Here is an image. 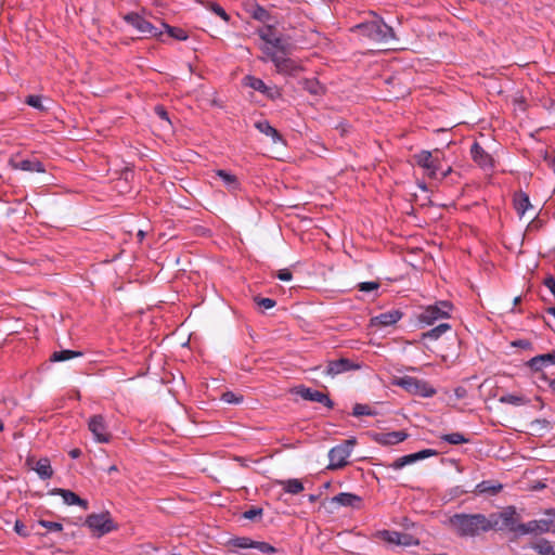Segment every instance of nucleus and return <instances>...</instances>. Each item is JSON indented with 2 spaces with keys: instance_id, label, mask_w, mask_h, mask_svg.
Segmentation results:
<instances>
[{
  "instance_id": "obj_25",
  "label": "nucleus",
  "mask_w": 555,
  "mask_h": 555,
  "mask_svg": "<svg viewBox=\"0 0 555 555\" xmlns=\"http://www.w3.org/2000/svg\"><path fill=\"white\" fill-rule=\"evenodd\" d=\"M244 10L250 17L262 23L271 18L270 12L255 1L245 3Z\"/></svg>"
},
{
  "instance_id": "obj_50",
  "label": "nucleus",
  "mask_w": 555,
  "mask_h": 555,
  "mask_svg": "<svg viewBox=\"0 0 555 555\" xmlns=\"http://www.w3.org/2000/svg\"><path fill=\"white\" fill-rule=\"evenodd\" d=\"M256 129H258L261 133L269 135L271 133L273 127L266 119L259 120L255 124Z\"/></svg>"
},
{
  "instance_id": "obj_63",
  "label": "nucleus",
  "mask_w": 555,
  "mask_h": 555,
  "mask_svg": "<svg viewBox=\"0 0 555 555\" xmlns=\"http://www.w3.org/2000/svg\"><path fill=\"white\" fill-rule=\"evenodd\" d=\"M235 460L240 463L241 466H243V467H247L248 466V464L246 462V459L238 456Z\"/></svg>"
},
{
  "instance_id": "obj_24",
  "label": "nucleus",
  "mask_w": 555,
  "mask_h": 555,
  "mask_svg": "<svg viewBox=\"0 0 555 555\" xmlns=\"http://www.w3.org/2000/svg\"><path fill=\"white\" fill-rule=\"evenodd\" d=\"M333 503H337L341 506H349L352 508L360 509L363 503V499L357 494L349 492H340L332 498Z\"/></svg>"
},
{
  "instance_id": "obj_23",
  "label": "nucleus",
  "mask_w": 555,
  "mask_h": 555,
  "mask_svg": "<svg viewBox=\"0 0 555 555\" xmlns=\"http://www.w3.org/2000/svg\"><path fill=\"white\" fill-rule=\"evenodd\" d=\"M502 489H503V485L498 481L483 480V481L479 482L478 485H476L474 490H470V491L465 490V491H462L461 493L474 492L476 494L495 495L499 492H501Z\"/></svg>"
},
{
  "instance_id": "obj_51",
  "label": "nucleus",
  "mask_w": 555,
  "mask_h": 555,
  "mask_svg": "<svg viewBox=\"0 0 555 555\" xmlns=\"http://www.w3.org/2000/svg\"><path fill=\"white\" fill-rule=\"evenodd\" d=\"M14 531L23 538L29 537V531L27 530V527L22 520H16L14 524Z\"/></svg>"
},
{
  "instance_id": "obj_35",
  "label": "nucleus",
  "mask_w": 555,
  "mask_h": 555,
  "mask_svg": "<svg viewBox=\"0 0 555 555\" xmlns=\"http://www.w3.org/2000/svg\"><path fill=\"white\" fill-rule=\"evenodd\" d=\"M227 545L231 550H235V548H251L253 540L250 538H247V537H236V538L230 539L228 541Z\"/></svg>"
},
{
  "instance_id": "obj_58",
  "label": "nucleus",
  "mask_w": 555,
  "mask_h": 555,
  "mask_svg": "<svg viewBox=\"0 0 555 555\" xmlns=\"http://www.w3.org/2000/svg\"><path fill=\"white\" fill-rule=\"evenodd\" d=\"M541 357L544 358V362L545 364H554L555 365V352H548V353H544V354H541Z\"/></svg>"
},
{
  "instance_id": "obj_3",
  "label": "nucleus",
  "mask_w": 555,
  "mask_h": 555,
  "mask_svg": "<svg viewBox=\"0 0 555 555\" xmlns=\"http://www.w3.org/2000/svg\"><path fill=\"white\" fill-rule=\"evenodd\" d=\"M491 530L507 531L515 538L521 537L520 526H522L521 516L517 513L515 506H506L501 512L491 513L488 516Z\"/></svg>"
},
{
  "instance_id": "obj_38",
  "label": "nucleus",
  "mask_w": 555,
  "mask_h": 555,
  "mask_svg": "<svg viewBox=\"0 0 555 555\" xmlns=\"http://www.w3.org/2000/svg\"><path fill=\"white\" fill-rule=\"evenodd\" d=\"M253 300L262 313L276 306V300L268 297H261L260 295L254 296Z\"/></svg>"
},
{
  "instance_id": "obj_42",
  "label": "nucleus",
  "mask_w": 555,
  "mask_h": 555,
  "mask_svg": "<svg viewBox=\"0 0 555 555\" xmlns=\"http://www.w3.org/2000/svg\"><path fill=\"white\" fill-rule=\"evenodd\" d=\"M28 105H30L31 107L40 111V112H44L48 109V107H46L43 104H42V96L40 95H28L26 98V101H25Z\"/></svg>"
},
{
  "instance_id": "obj_5",
  "label": "nucleus",
  "mask_w": 555,
  "mask_h": 555,
  "mask_svg": "<svg viewBox=\"0 0 555 555\" xmlns=\"http://www.w3.org/2000/svg\"><path fill=\"white\" fill-rule=\"evenodd\" d=\"M83 526L90 529L94 538H102L118 528L109 512L89 514L83 521Z\"/></svg>"
},
{
  "instance_id": "obj_44",
  "label": "nucleus",
  "mask_w": 555,
  "mask_h": 555,
  "mask_svg": "<svg viewBox=\"0 0 555 555\" xmlns=\"http://www.w3.org/2000/svg\"><path fill=\"white\" fill-rule=\"evenodd\" d=\"M527 365L534 372H540L542 370L543 366H545V362H544V358L541 357V354L539 356H535L533 358H531L528 362H527Z\"/></svg>"
},
{
  "instance_id": "obj_36",
  "label": "nucleus",
  "mask_w": 555,
  "mask_h": 555,
  "mask_svg": "<svg viewBox=\"0 0 555 555\" xmlns=\"http://www.w3.org/2000/svg\"><path fill=\"white\" fill-rule=\"evenodd\" d=\"M299 83L302 86L305 90H307L309 93L318 95L322 91V86L317 79H301Z\"/></svg>"
},
{
  "instance_id": "obj_33",
  "label": "nucleus",
  "mask_w": 555,
  "mask_h": 555,
  "mask_svg": "<svg viewBox=\"0 0 555 555\" xmlns=\"http://www.w3.org/2000/svg\"><path fill=\"white\" fill-rule=\"evenodd\" d=\"M500 403L512 404V405H525L530 403V399L521 395L506 393L499 398Z\"/></svg>"
},
{
  "instance_id": "obj_21",
  "label": "nucleus",
  "mask_w": 555,
  "mask_h": 555,
  "mask_svg": "<svg viewBox=\"0 0 555 555\" xmlns=\"http://www.w3.org/2000/svg\"><path fill=\"white\" fill-rule=\"evenodd\" d=\"M360 369L359 364L353 363L347 358H340L338 360L330 361L326 367L328 375L335 376L348 371Z\"/></svg>"
},
{
  "instance_id": "obj_34",
  "label": "nucleus",
  "mask_w": 555,
  "mask_h": 555,
  "mask_svg": "<svg viewBox=\"0 0 555 555\" xmlns=\"http://www.w3.org/2000/svg\"><path fill=\"white\" fill-rule=\"evenodd\" d=\"M531 548H533L539 555H555V551L551 542L546 539H539L537 542L531 544Z\"/></svg>"
},
{
  "instance_id": "obj_30",
  "label": "nucleus",
  "mask_w": 555,
  "mask_h": 555,
  "mask_svg": "<svg viewBox=\"0 0 555 555\" xmlns=\"http://www.w3.org/2000/svg\"><path fill=\"white\" fill-rule=\"evenodd\" d=\"M34 469L43 480L50 479L53 476V469L48 457L40 459Z\"/></svg>"
},
{
  "instance_id": "obj_47",
  "label": "nucleus",
  "mask_w": 555,
  "mask_h": 555,
  "mask_svg": "<svg viewBox=\"0 0 555 555\" xmlns=\"http://www.w3.org/2000/svg\"><path fill=\"white\" fill-rule=\"evenodd\" d=\"M38 525H40L41 527L48 529L49 531L59 532V531L63 530V525L61 522H56V521L39 519L38 520Z\"/></svg>"
},
{
  "instance_id": "obj_53",
  "label": "nucleus",
  "mask_w": 555,
  "mask_h": 555,
  "mask_svg": "<svg viewBox=\"0 0 555 555\" xmlns=\"http://www.w3.org/2000/svg\"><path fill=\"white\" fill-rule=\"evenodd\" d=\"M275 276L284 282L291 281L293 278V274L289 269H281L275 273Z\"/></svg>"
},
{
  "instance_id": "obj_43",
  "label": "nucleus",
  "mask_w": 555,
  "mask_h": 555,
  "mask_svg": "<svg viewBox=\"0 0 555 555\" xmlns=\"http://www.w3.org/2000/svg\"><path fill=\"white\" fill-rule=\"evenodd\" d=\"M251 548H256L259 552L266 553V554H270V553H275L276 552V548L274 546H272L271 544H269L267 542H263V541H254L253 540Z\"/></svg>"
},
{
  "instance_id": "obj_13",
  "label": "nucleus",
  "mask_w": 555,
  "mask_h": 555,
  "mask_svg": "<svg viewBox=\"0 0 555 555\" xmlns=\"http://www.w3.org/2000/svg\"><path fill=\"white\" fill-rule=\"evenodd\" d=\"M436 454H437V451H435L433 449H424L418 452L398 457L392 463H389V464L380 463L379 465L387 467V468H392V469L398 470V469L403 468L406 465L414 464L417 461L425 460V459L434 456Z\"/></svg>"
},
{
  "instance_id": "obj_56",
  "label": "nucleus",
  "mask_w": 555,
  "mask_h": 555,
  "mask_svg": "<svg viewBox=\"0 0 555 555\" xmlns=\"http://www.w3.org/2000/svg\"><path fill=\"white\" fill-rule=\"evenodd\" d=\"M335 129L339 131L341 137H345L350 130V125L348 122L340 121Z\"/></svg>"
},
{
  "instance_id": "obj_31",
  "label": "nucleus",
  "mask_w": 555,
  "mask_h": 555,
  "mask_svg": "<svg viewBox=\"0 0 555 555\" xmlns=\"http://www.w3.org/2000/svg\"><path fill=\"white\" fill-rule=\"evenodd\" d=\"M278 483L283 487V490L291 494H298L304 491V483L301 480L292 478L287 480H279Z\"/></svg>"
},
{
  "instance_id": "obj_61",
  "label": "nucleus",
  "mask_w": 555,
  "mask_h": 555,
  "mask_svg": "<svg viewBox=\"0 0 555 555\" xmlns=\"http://www.w3.org/2000/svg\"><path fill=\"white\" fill-rule=\"evenodd\" d=\"M81 454H82V452H81V450H80V449H78V448L72 449V450L68 452V455H69L72 459H78Z\"/></svg>"
},
{
  "instance_id": "obj_12",
  "label": "nucleus",
  "mask_w": 555,
  "mask_h": 555,
  "mask_svg": "<svg viewBox=\"0 0 555 555\" xmlns=\"http://www.w3.org/2000/svg\"><path fill=\"white\" fill-rule=\"evenodd\" d=\"M124 21L134 27L140 34L158 37L162 35L160 31L143 16L137 12H129L124 16Z\"/></svg>"
},
{
  "instance_id": "obj_14",
  "label": "nucleus",
  "mask_w": 555,
  "mask_h": 555,
  "mask_svg": "<svg viewBox=\"0 0 555 555\" xmlns=\"http://www.w3.org/2000/svg\"><path fill=\"white\" fill-rule=\"evenodd\" d=\"M414 159L420 167L428 170L430 178L438 179V171L441 170L438 156H433L429 151H421L418 154L414 155Z\"/></svg>"
},
{
  "instance_id": "obj_28",
  "label": "nucleus",
  "mask_w": 555,
  "mask_h": 555,
  "mask_svg": "<svg viewBox=\"0 0 555 555\" xmlns=\"http://www.w3.org/2000/svg\"><path fill=\"white\" fill-rule=\"evenodd\" d=\"M216 175L222 180V182L230 192H236L241 190V182L238 181V178L235 175L224 169L216 170Z\"/></svg>"
},
{
  "instance_id": "obj_37",
  "label": "nucleus",
  "mask_w": 555,
  "mask_h": 555,
  "mask_svg": "<svg viewBox=\"0 0 555 555\" xmlns=\"http://www.w3.org/2000/svg\"><path fill=\"white\" fill-rule=\"evenodd\" d=\"M530 426L539 436H543L545 431L552 429L551 422L545 418H537L531 422Z\"/></svg>"
},
{
  "instance_id": "obj_6",
  "label": "nucleus",
  "mask_w": 555,
  "mask_h": 555,
  "mask_svg": "<svg viewBox=\"0 0 555 555\" xmlns=\"http://www.w3.org/2000/svg\"><path fill=\"white\" fill-rule=\"evenodd\" d=\"M453 304L449 300H440L425 307L417 315L421 327L433 325L436 321L450 318Z\"/></svg>"
},
{
  "instance_id": "obj_19",
  "label": "nucleus",
  "mask_w": 555,
  "mask_h": 555,
  "mask_svg": "<svg viewBox=\"0 0 555 555\" xmlns=\"http://www.w3.org/2000/svg\"><path fill=\"white\" fill-rule=\"evenodd\" d=\"M403 317V312L399 309H392L383 312L371 319L372 326L386 327L396 324Z\"/></svg>"
},
{
  "instance_id": "obj_64",
  "label": "nucleus",
  "mask_w": 555,
  "mask_h": 555,
  "mask_svg": "<svg viewBox=\"0 0 555 555\" xmlns=\"http://www.w3.org/2000/svg\"><path fill=\"white\" fill-rule=\"evenodd\" d=\"M550 166L551 168L553 169V171L555 172V156L552 158V160L550 162Z\"/></svg>"
},
{
  "instance_id": "obj_41",
  "label": "nucleus",
  "mask_w": 555,
  "mask_h": 555,
  "mask_svg": "<svg viewBox=\"0 0 555 555\" xmlns=\"http://www.w3.org/2000/svg\"><path fill=\"white\" fill-rule=\"evenodd\" d=\"M352 415L356 417L359 416H373L376 415V412L367 404L356 403L352 409Z\"/></svg>"
},
{
  "instance_id": "obj_52",
  "label": "nucleus",
  "mask_w": 555,
  "mask_h": 555,
  "mask_svg": "<svg viewBox=\"0 0 555 555\" xmlns=\"http://www.w3.org/2000/svg\"><path fill=\"white\" fill-rule=\"evenodd\" d=\"M154 112L155 114L163 120L171 124V120L169 118V113L167 112V109L165 108V106L163 105H156L154 107Z\"/></svg>"
},
{
  "instance_id": "obj_22",
  "label": "nucleus",
  "mask_w": 555,
  "mask_h": 555,
  "mask_svg": "<svg viewBox=\"0 0 555 555\" xmlns=\"http://www.w3.org/2000/svg\"><path fill=\"white\" fill-rule=\"evenodd\" d=\"M470 155L475 163H477L482 168H488L493 166V159L490 154H488L483 147L478 143L474 142L470 147Z\"/></svg>"
},
{
  "instance_id": "obj_46",
  "label": "nucleus",
  "mask_w": 555,
  "mask_h": 555,
  "mask_svg": "<svg viewBox=\"0 0 555 555\" xmlns=\"http://www.w3.org/2000/svg\"><path fill=\"white\" fill-rule=\"evenodd\" d=\"M208 9L210 11H212L215 14H217L218 16H220L223 21H225V22L230 21V15L217 2H209Z\"/></svg>"
},
{
  "instance_id": "obj_40",
  "label": "nucleus",
  "mask_w": 555,
  "mask_h": 555,
  "mask_svg": "<svg viewBox=\"0 0 555 555\" xmlns=\"http://www.w3.org/2000/svg\"><path fill=\"white\" fill-rule=\"evenodd\" d=\"M441 439L450 444H462V443H467L469 442V439L466 438L463 434L461 433H451V434H446L441 437Z\"/></svg>"
},
{
  "instance_id": "obj_60",
  "label": "nucleus",
  "mask_w": 555,
  "mask_h": 555,
  "mask_svg": "<svg viewBox=\"0 0 555 555\" xmlns=\"http://www.w3.org/2000/svg\"><path fill=\"white\" fill-rule=\"evenodd\" d=\"M541 378L548 383V387L553 392H555V377L553 379H548L547 376L542 373Z\"/></svg>"
},
{
  "instance_id": "obj_29",
  "label": "nucleus",
  "mask_w": 555,
  "mask_h": 555,
  "mask_svg": "<svg viewBox=\"0 0 555 555\" xmlns=\"http://www.w3.org/2000/svg\"><path fill=\"white\" fill-rule=\"evenodd\" d=\"M450 330H451L450 324L441 323V324L437 325L436 327L422 333L421 340H426V339L437 340L438 338L441 337L442 334H444L446 332H448Z\"/></svg>"
},
{
  "instance_id": "obj_8",
  "label": "nucleus",
  "mask_w": 555,
  "mask_h": 555,
  "mask_svg": "<svg viewBox=\"0 0 555 555\" xmlns=\"http://www.w3.org/2000/svg\"><path fill=\"white\" fill-rule=\"evenodd\" d=\"M356 438H350L332 448L328 452L330 464L327 469L335 470L345 467L348 464L347 459L350 456Z\"/></svg>"
},
{
  "instance_id": "obj_45",
  "label": "nucleus",
  "mask_w": 555,
  "mask_h": 555,
  "mask_svg": "<svg viewBox=\"0 0 555 555\" xmlns=\"http://www.w3.org/2000/svg\"><path fill=\"white\" fill-rule=\"evenodd\" d=\"M243 399V396L236 395L233 391H225L221 395V400L230 404L241 403Z\"/></svg>"
},
{
  "instance_id": "obj_39",
  "label": "nucleus",
  "mask_w": 555,
  "mask_h": 555,
  "mask_svg": "<svg viewBox=\"0 0 555 555\" xmlns=\"http://www.w3.org/2000/svg\"><path fill=\"white\" fill-rule=\"evenodd\" d=\"M163 26L166 28L167 34L180 41H184L189 38L188 33L180 27L170 26L168 24H163Z\"/></svg>"
},
{
  "instance_id": "obj_32",
  "label": "nucleus",
  "mask_w": 555,
  "mask_h": 555,
  "mask_svg": "<svg viewBox=\"0 0 555 555\" xmlns=\"http://www.w3.org/2000/svg\"><path fill=\"white\" fill-rule=\"evenodd\" d=\"M82 354L83 353L81 351L65 349V350L54 351L50 356V361L51 362H63V361H67V360H70V359H74L77 357H81Z\"/></svg>"
},
{
  "instance_id": "obj_4",
  "label": "nucleus",
  "mask_w": 555,
  "mask_h": 555,
  "mask_svg": "<svg viewBox=\"0 0 555 555\" xmlns=\"http://www.w3.org/2000/svg\"><path fill=\"white\" fill-rule=\"evenodd\" d=\"M257 34L264 42V46L261 48L264 54L268 48H272V51L283 55H288L292 52L293 44L289 37L280 33L273 25H266L259 28Z\"/></svg>"
},
{
  "instance_id": "obj_55",
  "label": "nucleus",
  "mask_w": 555,
  "mask_h": 555,
  "mask_svg": "<svg viewBox=\"0 0 555 555\" xmlns=\"http://www.w3.org/2000/svg\"><path fill=\"white\" fill-rule=\"evenodd\" d=\"M512 345L515 347L522 348V349H531L532 348V343L528 339H518V340L513 341Z\"/></svg>"
},
{
  "instance_id": "obj_57",
  "label": "nucleus",
  "mask_w": 555,
  "mask_h": 555,
  "mask_svg": "<svg viewBox=\"0 0 555 555\" xmlns=\"http://www.w3.org/2000/svg\"><path fill=\"white\" fill-rule=\"evenodd\" d=\"M543 227V221L539 218H534L529 224H528V230L529 231H532V230H539Z\"/></svg>"
},
{
  "instance_id": "obj_48",
  "label": "nucleus",
  "mask_w": 555,
  "mask_h": 555,
  "mask_svg": "<svg viewBox=\"0 0 555 555\" xmlns=\"http://www.w3.org/2000/svg\"><path fill=\"white\" fill-rule=\"evenodd\" d=\"M263 509L257 506H250L243 513V517L248 520H255L257 517H261Z\"/></svg>"
},
{
  "instance_id": "obj_7",
  "label": "nucleus",
  "mask_w": 555,
  "mask_h": 555,
  "mask_svg": "<svg viewBox=\"0 0 555 555\" xmlns=\"http://www.w3.org/2000/svg\"><path fill=\"white\" fill-rule=\"evenodd\" d=\"M392 384L401 387L411 395L421 396L423 398H430L437 392L428 382L408 375L396 377Z\"/></svg>"
},
{
  "instance_id": "obj_16",
  "label": "nucleus",
  "mask_w": 555,
  "mask_h": 555,
  "mask_svg": "<svg viewBox=\"0 0 555 555\" xmlns=\"http://www.w3.org/2000/svg\"><path fill=\"white\" fill-rule=\"evenodd\" d=\"M520 528V534H542L545 532H555V524L553 519H538L530 520L522 524Z\"/></svg>"
},
{
  "instance_id": "obj_9",
  "label": "nucleus",
  "mask_w": 555,
  "mask_h": 555,
  "mask_svg": "<svg viewBox=\"0 0 555 555\" xmlns=\"http://www.w3.org/2000/svg\"><path fill=\"white\" fill-rule=\"evenodd\" d=\"M266 56L274 64L276 72L289 76H297L302 67L293 59L287 55L278 54L272 51V48L266 50Z\"/></svg>"
},
{
  "instance_id": "obj_15",
  "label": "nucleus",
  "mask_w": 555,
  "mask_h": 555,
  "mask_svg": "<svg viewBox=\"0 0 555 555\" xmlns=\"http://www.w3.org/2000/svg\"><path fill=\"white\" fill-rule=\"evenodd\" d=\"M88 427L98 442L107 443L111 441L112 434L107 431L105 420L101 414L91 416Z\"/></svg>"
},
{
  "instance_id": "obj_17",
  "label": "nucleus",
  "mask_w": 555,
  "mask_h": 555,
  "mask_svg": "<svg viewBox=\"0 0 555 555\" xmlns=\"http://www.w3.org/2000/svg\"><path fill=\"white\" fill-rule=\"evenodd\" d=\"M296 393L304 400L322 403L328 409L334 408V401L328 397V395L322 391L300 386L297 388Z\"/></svg>"
},
{
  "instance_id": "obj_49",
  "label": "nucleus",
  "mask_w": 555,
  "mask_h": 555,
  "mask_svg": "<svg viewBox=\"0 0 555 555\" xmlns=\"http://www.w3.org/2000/svg\"><path fill=\"white\" fill-rule=\"evenodd\" d=\"M380 284L377 281H370V282H361L358 284V289L360 292H373L377 291L379 288Z\"/></svg>"
},
{
  "instance_id": "obj_10",
  "label": "nucleus",
  "mask_w": 555,
  "mask_h": 555,
  "mask_svg": "<svg viewBox=\"0 0 555 555\" xmlns=\"http://www.w3.org/2000/svg\"><path fill=\"white\" fill-rule=\"evenodd\" d=\"M9 165L12 169L23 170L27 172H46V167L42 162L38 159V157L31 155L28 157H23L20 153L14 154L9 159Z\"/></svg>"
},
{
  "instance_id": "obj_20",
  "label": "nucleus",
  "mask_w": 555,
  "mask_h": 555,
  "mask_svg": "<svg viewBox=\"0 0 555 555\" xmlns=\"http://www.w3.org/2000/svg\"><path fill=\"white\" fill-rule=\"evenodd\" d=\"M51 494L62 496L64 503L67 505H78L85 511H87L89 508L88 501L85 499H81L79 495H77L72 490L55 488L51 491Z\"/></svg>"
},
{
  "instance_id": "obj_26",
  "label": "nucleus",
  "mask_w": 555,
  "mask_h": 555,
  "mask_svg": "<svg viewBox=\"0 0 555 555\" xmlns=\"http://www.w3.org/2000/svg\"><path fill=\"white\" fill-rule=\"evenodd\" d=\"M387 535V541L390 543H395L397 545L410 546V545H418V540L415 539L412 534L397 532V531H385Z\"/></svg>"
},
{
  "instance_id": "obj_11",
  "label": "nucleus",
  "mask_w": 555,
  "mask_h": 555,
  "mask_svg": "<svg viewBox=\"0 0 555 555\" xmlns=\"http://www.w3.org/2000/svg\"><path fill=\"white\" fill-rule=\"evenodd\" d=\"M243 83L246 87H249L261 94H263L269 100H276L282 98L281 90L275 86H268L264 83V81L258 77L247 75L243 79Z\"/></svg>"
},
{
  "instance_id": "obj_27",
  "label": "nucleus",
  "mask_w": 555,
  "mask_h": 555,
  "mask_svg": "<svg viewBox=\"0 0 555 555\" xmlns=\"http://www.w3.org/2000/svg\"><path fill=\"white\" fill-rule=\"evenodd\" d=\"M513 204L519 217H522L525 212L532 207L528 194L522 191H518L514 194Z\"/></svg>"
},
{
  "instance_id": "obj_54",
  "label": "nucleus",
  "mask_w": 555,
  "mask_h": 555,
  "mask_svg": "<svg viewBox=\"0 0 555 555\" xmlns=\"http://www.w3.org/2000/svg\"><path fill=\"white\" fill-rule=\"evenodd\" d=\"M268 137L272 138L273 143H282L283 145L286 144L283 135L273 127L271 133H269Z\"/></svg>"
},
{
  "instance_id": "obj_1",
  "label": "nucleus",
  "mask_w": 555,
  "mask_h": 555,
  "mask_svg": "<svg viewBox=\"0 0 555 555\" xmlns=\"http://www.w3.org/2000/svg\"><path fill=\"white\" fill-rule=\"evenodd\" d=\"M448 525L460 538H474L491 530L488 516L480 513H456L449 517Z\"/></svg>"
},
{
  "instance_id": "obj_59",
  "label": "nucleus",
  "mask_w": 555,
  "mask_h": 555,
  "mask_svg": "<svg viewBox=\"0 0 555 555\" xmlns=\"http://www.w3.org/2000/svg\"><path fill=\"white\" fill-rule=\"evenodd\" d=\"M454 395L457 399H463L467 396V390L466 388L459 386L454 389Z\"/></svg>"
},
{
  "instance_id": "obj_62",
  "label": "nucleus",
  "mask_w": 555,
  "mask_h": 555,
  "mask_svg": "<svg viewBox=\"0 0 555 555\" xmlns=\"http://www.w3.org/2000/svg\"><path fill=\"white\" fill-rule=\"evenodd\" d=\"M451 173H452V168L451 167H448L446 170H441L440 180L447 178Z\"/></svg>"
},
{
  "instance_id": "obj_2",
  "label": "nucleus",
  "mask_w": 555,
  "mask_h": 555,
  "mask_svg": "<svg viewBox=\"0 0 555 555\" xmlns=\"http://www.w3.org/2000/svg\"><path fill=\"white\" fill-rule=\"evenodd\" d=\"M367 16L365 21L352 26L350 31L358 33L375 43H388L396 39L393 28L387 25L382 16L373 11H370Z\"/></svg>"
},
{
  "instance_id": "obj_18",
  "label": "nucleus",
  "mask_w": 555,
  "mask_h": 555,
  "mask_svg": "<svg viewBox=\"0 0 555 555\" xmlns=\"http://www.w3.org/2000/svg\"><path fill=\"white\" fill-rule=\"evenodd\" d=\"M372 440L380 446H392L404 441L409 434L405 430L390 431V433H372L370 434Z\"/></svg>"
}]
</instances>
